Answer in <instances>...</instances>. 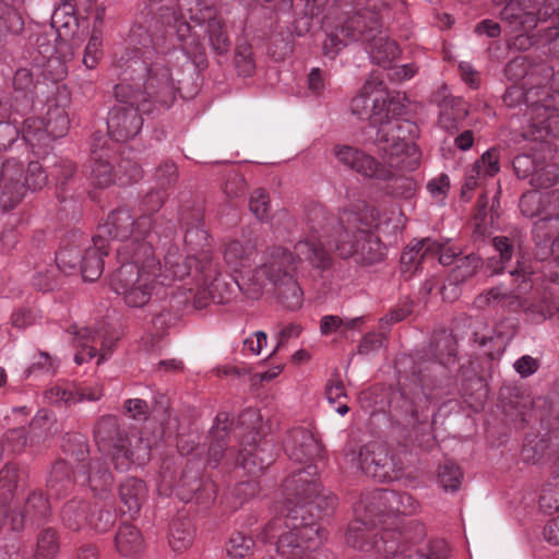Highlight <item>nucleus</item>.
Masks as SVG:
<instances>
[{
	"label": "nucleus",
	"mask_w": 559,
	"mask_h": 559,
	"mask_svg": "<svg viewBox=\"0 0 559 559\" xmlns=\"http://www.w3.org/2000/svg\"><path fill=\"white\" fill-rule=\"evenodd\" d=\"M60 272L53 265H49L44 271H38L33 276V286L39 292H50L59 287L62 283Z\"/></svg>",
	"instance_id": "obj_52"
},
{
	"label": "nucleus",
	"mask_w": 559,
	"mask_h": 559,
	"mask_svg": "<svg viewBox=\"0 0 559 559\" xmlns=\"http://www.w3.org/2000/svg\"><path fill=\"white\" fill-rule=\"evenodd\" d=\"M20 469L14 464H7L0 471V497L7 500L17 487Z\"/></svg>",
	"instance_id": "obj_57"
},
{
	"label": "nucleus",
	"mask_w": 559,
	"mask_h": 559,
	"mask_svg": "<svg viewBox=\"0 0 559 559\" xmlns=\"http://www.w3.org/2000/svg\"><path fill=\"white\" fill-rule=\"evenodd\" d=\"M51 404L70 406L75 404L74 386L56 384L45 393Z\"/></svg>",
	"instance_id": "obj_62"
},
{
	"label": "nucleus",
	"mask_w": 559,
	"mask_h": 559,
	"mask_svg": "<svg viewBox=\"0 0 559 559\" xmlns=\"http://www.w3.org/2000/svg\"><path fill=\"white\" fill-rule=\"evenodd\" d=\"M107 247H86L81 260V274L85 282L97 281L104 272L103 257L108 254Z\"/></svg>",
	"instance_id": "obj_34"
},
{
	"label": "nucleus",
	"mask_w": 559,
	"mask_h": 559,
	"mask_svg": "<svg viewBox=\"0 0 559 559\" xmlns=\"http://www.w3.org/2000/svg\"><path fill=\"white\" fill-rule=\"evenodd\" d=\"M193 533L189 521L175 520L169 527V545L175 551H183L191 544Z\"/></svg>",
	"instance_id": "obj_40"
},
{
	"label": "nucleus",
	"mask_w": 559,
	"mask_h": 559,
	"mask_svg": "<svg viewBox=\"0 0 559 559\" xmlns=\"http://www.w3.org/2000/svg\"><path fill=\"white\" fill-rule=\"evenodd\" d=\"M543 103L549 104V111L559 112V71L551 67L548 81L538 85Z\"/></svg>",
	"instance_id": "obj_47"
},
{
	"label": "nucleus",
	"mask_w": 559,
	"mask_h": 559,
	"mask_svg": "<svg viewBox=\"0 0 559 559\" xmlns=\"http://www.w3.org/2000/svg\"><path fill=\"white\" fill-rule=\"evenodd\" d=\"M47 182V175L38 162H29L27 168L16 158L0 160V206L3 211L16 207L27 190L41 189Z\"/></svg>",
	"instance_id": "obj_11"
},
{
	"label": "nucleus",
	"mask_w": 559,
	"mask_h": 559,
	"mask_svg": "<svg viewBox=\"0 0 559 559\" xmlns=\"http://www.w3.org/2000/svg\"><path fill=\"white\" fill-rule=\"evenodd\" d=\"M74 486L73 471L66 461H57L51 468L47 487L50 496L57 498L66 495Z\"/></svg>",
	"instance_id": "obj_32"
},
{
	"label": "nucleus",
	"mask_w": 559,
	"mask_h": 559,
	"mask_svg": "<svg viewBox=\"0 0 559 559\" xmlns=\"http://www.w3.org/2000/svg\"><path fill=\"white\" fill-rule=\"evenodd\" d=\"M423 247H405L401 253V270L403 273L413 275L421 264L424 257L428 251L421 252ZM431 247H428L429 250Z\"/></svg>",
	"instance_id": "obj_59"
},
{
	"label": "nucleus",
	"mask_w": 559,
	"mask_h": 559,
	"mask_svg": "<svg viewBox=\"0 0 559 559\" xmlns=\"http://www.w3.org/2000/svg\"><path fill=\"white\" fill-rule=\"evenodd\" d=\"M24 28V20L21 13L12 7H5L0 13V35L9 33L17 35Z\"/></svg>",
	"instance_id": "obj_53"
},
{
	"label": "nucleus",
	"mask_w": 559,
	"mask_h": 559,
	"mask_svg": "<svg viewBox=\"0 0 559 559\" xmlns=\"http://www.w3.org/2000/svg\"><path fill=\"white\" fill-rule=\"evenodd\" d=\"M253 547V540L241 533H235L230 536L226 551L229 557L241 559L247 557Z\"/></svg>",
	"instance_id": "obj_60"
},
{
	"label": "nucleus",
	"mask_w": 559,
	"mask_h": 559,
	"mask_svg": "<svg viewBox=\"0 0 559 559\" xmlns=\"http://www.w3.org/2000/svg\"><path fill=\"white\" fill-rule=\"evenodd\" d=\"M120 499L127 507L124 512L130 515L136 514L147 496V488L143 480L130 477L126 479L119 488Z\"/></svg>",
	"instance_id": "obj_31"
},
{
	"label": "nucleus",
	"mask_w": 559,
	"mask_h": 559,
	"mask_svg": "<svg viewBox=\"0 0 559 559\" xmlns=\"http://www.w3.org/2000/svg\"><path fill=\"white\" fill-rule=\"evenodd\" d=\"M333 155L338 164L365 178L388 182L395 176L394 171L385 163H380L373 156L366 154L356 146L336 144L333 147Z\"/></svg>",
	"instance_id": "obj_18"
},
{
	"label": "nucleus",
	"mask_w": 559,
	"mask_h": 559,
	"mask_svg": "<svg viewBox=\"0 0 559 559\" xmlns=\"http://www.w3.org/2000/svg\"><path fill=\"white\" fill-rule=\"evenodd\" d=\"M69 118L62 108L56 107L49 109L45 120L48 141L55 140L66 134L69 129Z\"/></svg>",
	"instance_id": "obj_44"
},
{
	"label": "nucleus",
	"mask_w": 559,
	"mask_h": 559,
	"mask_svg": "<svg viewBox=\"0 0 559 559\" xmlns=\"http://www.w3.org/2000/svg\"><path fill=\"white\" fill-rule=\"evenodd\" d=\"M278 301L289 310H297L304 301L302 290L295 276L272 284Z\"/></svg>",
	"instance_id": "obj_35"
},
{
	"label": "nucleus",
	"mask_w": 559,
	"mask_h": 559,
	"mask_svg": "<svg viewBox=\"0 0 559 559\" xmlns=\"http://www.w3.org/2000/svg\"><path fill=\"white\" fill-rule=\"evenodd\" d=\"M463 478L460 466L452 462H445L438 468V481L444 491L459 490Z\"/></svg>",
	"instance_id": "obj_46"
},
{
	"label": "nucleus",
	"mask_w": 559,
	"mask_h": 559,
	"mask_svg": "<svg viewBox=\"0 0 559 559\" xmlns=\"http://www.w3.org/2000/svg\"><path fill=\"white\" fill-rule=\"evenodd\" d=\"M414 310V301L408 298H402L399 304L393 307L386 316L380 319V326L383 329L385 325L399 323L412 314Z\"/></svg>",
	"instance_id": "obj_58"
},
{
	"label": "nucleus",
	"mask_w": 559,
	"mask_h": 559,
	"mask_svg": "<svg viewBox=\"0 0 559 559\" xmlns=\"http://www.w3.org/2000/svg\"><path fill=\"white\" fill-rule=\"evenodd\" d=\"M499 150L491 147L486 151L479 159L473 165V173H476L478 177H492L499 169Z\"/></svg>",
	"instance_id": "obj_49"
},
{
	"label": "nucleus",
	"mask_w": 559,
	"mask_h": 559,
	"mask_svg": "<svg viewBox=\"0 0 559 559\" xmlns=\"http://www.w3.org/2000/svg\"><path fill=\"white\" fill-rule=\"evenodd\" d=\"M22 140L33 150L48 145V133L45 126V119L29 117L23 121Z\"/></svg>",
	"instance_id": "obj_36"
},
{
	"label": "nucleus",
	"mask_w": 559,
	"mask_h": 559,
	"mask_svg": "<svg viewBox=\"0 0 559 559\" xmlns=\"http://www.w3.org/2000/svg\"><path fill=\"white\" fill-rule=\"evenodd\" d=\"M59 550L56 531L46 528L40 532L37 540V559H52Z\"/></svg>",
	"instance_id": "obj_51"
},
{
	"label": "nucleus",
	"mask_w": 559,
	"mask_h": 559,
	"mask_svg": "<svg viewBox=\"0 0 559 559\" xmlns=\"http://www.w3.org/2000/svg\"><path fill=\"white\" fill-rule=\"evenodd\" d=\"M164 270L160 269V285H170L173 281H181L193 275L198 286L194 304L201 308L207 299L223 302V296L218 294L221 286V273L218 266L207 253L200 258L189 254L180 247H170L165 254Z\"/></svg>",
	"instance_id": "obj_8"
},
{
	"label": "nucleus",
	"mask_w": 559,
	"mask_h": 559,
	"mask_svg": "<svg viewBox=\"0 0 559 559\" xmlns=\"http://www.w3.org/2000/svg\"><path fill=\"white\" fill-rule=\"evenodd\" d=\"M524 248L526 250L522 251L523 247H519L522 261H518L516 267L510 271L511 275L515 277V281L521 278V283L518 286L519 294H524L532 287L530 276L537 271V267L533 265L532 261L525 260V255L531 254L528 249L532 247Z\"/></svg>",
	"instance_id": "obj_45"
},
{
	"label": "nucleus",
	"mask_w": 559,
	"mask_h": 559,
	"mask_svg": "<svg viewBox=\"0 0 559 559\" xmlns=\"http://www.w3.org/2000/svg\"><path fill=\"white\" fill-rule=\"evenodd\" d=\"M284 449L290 460L298 463H311L321 455L322 445L306 428L292 429L284 440Z\"/></svg>",
	"instance_id": "obj_23"
},
{
	"label": "nucleus",
	"mask_w": 559,
	"mask_h": 559,
	"mask_svg": "<svg viewBox=\"0 0 559 559\" xmlns=\"http://www.w3.org/2000/svg\"><path fill=\"white\" fill-rule=\"evenodd\" d=\"M503 5L500 17L513 32H531L539 22L547 21L555 13L547 0H492Z\"/></svg>",
	"instance_id": "obj_16"
},
{
	"label": "nucleus",
	"mask_w": 559,
	"mask_h": 559,
	"mask_svg": "<svg viewBox=\"0 0 559 559\" xmlns=\"http://www.w3.org/2000/svg\"><path fill=\"white\" fill-rule=\"evenodd\" d=\"M438 126L450 134L459 132L469 115V106L462 97L444 96L439 102Z\"/></svg>",
	"instance_id": "obj_24"
},
{
	"label": "nucleus",
	"mask_w": 559,
	"mask_h": 559,
	"mask_svg": "<svg viewBox=\"0 0 559 559\" xmlns=\"http://www.w3.org/2000/svg\"><path fill=\"white\" fill-rule=\"evenodd\" d=\"M437 249L436 254L439 255V262L442 265L456 264L459 271L463 270L461 276L463 278L472 276L478 265L479 259L473 253H468L462 257L461 247H433Z\"/></svg>",
	"instance_id": "obj_29"
},
{
	"label": "nucleus",
	"mask_w": 559,
	"mask_h": 559,
	"mask_svg": "<svg viewBox=\"0 0 559 559\" xmlns=\"http://www.w3.org/2000/svg\"><path fill=\"white\" fill-rule=\"evenodd\" d=\"M198 0H178V7L180 13H177L174 9H166L165 12L160 13L162 23L166 24L168 29L167 33L175 35L177 40L180 43L181 50L189 58H198L203 56L204 47L200 37L191 33V25L187 22L183 14V10L188 4L195 3Z\"/></svg>",
	"instance_id": "obj_20"
},
{
	"label": "nucleus",
	"mask_w": 559,
	"mask_h": 559,
	"mask_svg": "<svg viewBox=\"0 0 559 559\" xmlns=\"http://www.w3.org/2000/svg\"><path fill=\"white\" fill-rule=\"evenodd\" d=\"M187 12L189 13L190 20L197 24H201V21H206V33L209 36V41L212 49L217 55H224L229 50L231 43L226 29V25L222 19L217 16H211L210 9H206L202 19H200L198 13H194L191 8L187 9Z\"/></svg>",
	"instance_id": "obj_26"
},
{
	"label": "nucleus",
	"mask_w": 559,
	"mask_h": 559,
	"mask_svg": "<svg viewBox=\"0 0 559 559\" xmlns=\"http://www.w3.org/2000/svg\"><path fill=\"white\" fill-rule=\"evenodd\" d=\"M300 258L287 247H267L264 262L252 273V276L239 287L251 299H258L263 294L264 280L271 284L278 283L290 276H296Z\"/></svg>",
	"instance_id": "obj_13"
},
{
	"label": "nucleus",
	"mask_w": 559,
	"mask_h": 559,
	"mask_svg": "<svg viewBox=\"0 0 559 559\" xmlns=\"http://www.w3.org/2000/svg\"><path fill=\"white\" fill-rule=\"evenodd\" d=\"M178 180L177 165L171 160L162 163L155 171V182L158 189L166 191L174 187Z\"/></svg>",
	"instance_id": "obj_56"
},
{
	"label": "nucleus",
	"mask_w": 559,
	"mask_h": 559,
	"mask_svg": "<svg viewBox=\"0 0 559 559\" xmlns=\"http://www.w3.org/2000/svg\"><path fill=\"white\" fill-rule=\"evenodd\" d=\"M374 548L384 559H427L424 550L402 542V534L395 531H385L374 542Z\"/></svg>",
	"instance_id": "obj_25"
},
{
	"label": "nucleus",
	"mask_w": 559,
	"mask_h": 559,
	"mask_svg": "<svg viewBox=\"0 0 559 559\" xmlns=\"http://www.w3.org/2000/svg\"><path fill=\"white\" fill-rule=\"evenodd\" d=\"M93 162L91 178L97 188H108L119 183L115 162L117 160V144L105 134H94L91 146Z\"/></svg>",
	"instance_id": "obj_19"
},
{
	"label": "nucleus",
	"mask_w": 559,
	"mask_h": 559,
	"mask_svg": "<svg viewBox=\"0 0 559 559\" xmlns=\"http://www.w3.org/2000/svg\"><path fill=\"white\" fill-rule=\"evenodd\" d=\"M384 107L383 102L382 105L374 103V112L370 116V124L377 128L374 143L390 169L413 171L418 167L420 157L414 143L418 128L411 120L400 119L402 115L390 114L386 118Z\"/></svg>",
	"instance_id": "obj_5"
},
{
	"label": "nucleus",
	"mask_w": 559,
	"mask_h": 559,
	"mask_svg": "<svg viewBox=\"0 0 559 559\" xmlns=\"http://www.w3.org/2000/svg\"><path fill=\"white\" fill-rule=\"evenodd\" d=\"M519 205L526 217L545 214L533 228L536 245H559V190L528 191L521 197Z\"/></svg>",
	"instance_id": "obj_12"
},
{
	"label": "nucleus",
	"mask_w": 559,
	"mask_h": 559,
	"mask_svg": "<svg viewBox=\"0 0 559 559\" xmlns=\"http://www.w3.org/2000/svg\"><path fill=\"white\" fill-rule=\"evenodd\" d=\"M559 180V165L555 163L539 162L532 178L531 186L536 189H548Z\"/></svg>",
	"instance_id": "obj_43"
},
{
	"label": "nucleus",
	"mask_w": 559,
	"mask_h": 559,
	"mask_svg": "<svg viewBox=\"0 0 559 559\" xmlns=\"http://www.w3.org/2000/svg\"><path fill=\"white\" fill-rule=\"evenodd\" d=\"M166 194L157 188L148 192L142 200V211L144 214L135 222L128 209H118L112 211L107 219L100 224L93 236L94 245H109L112 241L124 242L132 238L133 245H153L154 241H160V231L155 226L152 229L151 214L157 212Z\"/></svg>",
	"instance_id": "obj_7"
},
{
	"label": "nucleus",
	"mask_w": 559,
	"mask_h": 559,
	"mask_svg": "<svg viewBox=\"0 0 559 559\" xmlns=\"http://www.w3.org/2000/svg\"><path fill=\"white\" fill-rule=\"evenodd\" d=\"M93 432L98 450L109 456L117 471L124 472L150 460L148 443L140 436H130L116 416H102Z\"/></svg>",
	"instance_id": "obj_9"
},
{
	"label": "nucleus",
	"mask_w": 559,
	"mask_h": 559,
	"mask_svg": "<svg viewBox=\"0 0 559 559\" xmlns=\"http://www.w3.org/2000/svg\"><path fill=\"white\" fill-rule=\"evenodd\" d=\"M88 484L96 495H102L111 490L114 486V476L104 462L95 460L90 463Z\"/></svg>",
	"instance_id": "obj_37"
},
{
	"label": "nucleus",
	"mask_w": 559,
	"mask_h": 559,
	"mask_svg": "<svg viewBox=\"0 0 559 559\" xmlns=\"http://www.w3.org/2000/svg\"><path fill=\"white\" fill-rule=\"evenodd\" d=\"M121 265L110 275L109 286L131 308L145 307L160 285V262L153 247H118Z\"/></svg>",
	"instance_id": "obj_4"
},
{
	"label": "nucleus",
	"mask_w": 559,
	"mask_h": 559,
	"mask_svg": "<svg viewBox=\"0 0 559 559\" xmlns=\"http://www.w3.org/2000/svg\"><path fill=\"white\" fill-rule=\"evenodd\" d=\"M235 63L239 74L250 76L254 69L255 63L252 58V49L248 45L238 46L235 53Z\"/></svg>",
	"instance_id": "obj_63"
},
{
	"label": "nucleus",
	"mask_w": 559,
	"mask_h": 559,
	"mask_svg": "<svg viewBox=\"0 0 559 559\" xmlns=\"http://www.w3.org/2000/svg\"><path fill=\"white\" fill-rule=\"evenodd\" d=\"M540 252H536V257H540V261L545 264L540 269L542 272H549L551 281L559 280V247L554 250V247H538Z\"/></svg>",
	"instance_id": "obj_61"
},
{
	"label": "nucleus",
	"mask_w": 559,
	"mask_h": 559,
	"mask_svg": "<svg viewBox=\"0 0 559 559\" xmlns=\"http://www.w3.org/2000/svg\"><path fill=\"white\" fill-rule=\"evenodd\" d=\"M153 59L146 51L144 60L132 59L124 71L123 82L131 85L144 112H152L157 107H170L179 88L176 86L168 68L165 51H157Z\"/></svg>",
	"instance_id": "obj_6"
},
{
	"label": "nucleus",
	"mask_w": 559,
	"mask_h": 559,
	"mask_svg": "<svg viewBox=\"0 0 559 559\" xmlns=\"http://www.w3.org/2000/svg\"><path fill=\"white\" fill-rule=\"evenodd\" d=\"M361 322L362 318L343 320L338 316H323L320 321V332L322 335H329L333 332H344L355 329Z\"/></svg>",
	"instance_id": "obj_50"
},
{
	"label": "nucleus",
	"mask_w": 559,
	"mask_h": 559,
	"mask_svg": "<svg viewBox=\"0 0 559 559\" xmlns=\"http://www.w3.org/2000/svg\"><path fill=\"white\" fill-rule=\"evenodd\" d=\"M378 211L366 201L345 207L340 217L331 215L322 205L308 213L309 237L304 245H360L378 243Z\"/></svg>",
	"instance_id": "obj_3"
},
{
	"label": "nucleus",
	"mask_w": 559,
	"mask_h": 559,
	"mask_svg": "<svg viewBox=\"0 0 559 559\" xmlns=\"http://www.w3.org/2000/svg\"><path fill=\"white\" fill-rule=\"evenodd\" d=\"M371 500L377 507L386 508L393 513L411 514L416 510L413 497L406 492L381 489L372 492Z\"/></svg>",
	"instance_id": "obj_28"
},
{
	"label": "nucleus",
	"mask_w": 559,
	"mask_h": 559,
	"mask_svg": "<svg viewBox=\"0 0 559 559\" xmlns=\"http://www.w3.org/2000/svg\"><path fill=\"white\" fill-rule=\"evenodd\" d=\"M117 105L112 107L107 120L108 133L116 142L134 138L142 129V103L131 85L120 83L115 87Z\"/></svg>",
	"instance_id": "obj_14"
},
{
	"label": "nucleus",
	"mask_w": 559,
	"mask_h": 559,
	"mask_svg": "<svg viewBox=\"0 0 559 559\" xmlns=\"http://www.w3.org/2000/svg\"><path fill=\"white\" fill-rule=\"evenodd\" d=\"M14 115L17 114L10 109L8 103L0 100V116L9 118V121H0V150L10 147L19 139L20 129Z\"/></svg>",
	"instance_id": "obj_38"
},
{
	"label": "nucleus",
	"mask_w": 559,
	"mask_h": 559,
	"mask_svg": "<svg viewBox=\"0 0 559 559\" xmlns=\"http://www.w3.org/2000/svg\"><path fill=\"white\" fill-rule=\"evenodd\" d=\"M102 36V29L95 25L84 51L83 62L87 69H94L103 55Z\"/></svg>",
	"instance_id": "obj_54"
},
{
	"label": "nucleus",
	"mask_w": 559,
	"mask_h": 559,
	"mask_svg": "<svg viewBox=\"0 0 559 559\" xmlns=\"http://www.w3.org/2000/svg\"><path fill=\"white\" fill-rule=\"evenodd\" d=\"M83 247H60L56 252V267L61 273L73 274L78 266L81 267L82 255H84Z\"/></svg>",
	"instance_id": "obj_39"
},
{
	"label": "nucleus",
	"mask_w": 559,
	"mask_h": 559,
	"mask_svg": "<svg viewBox=\"0 0 559 559\" xmlns=\"http://www.w3.org/2000/svg\"><path fill=\"white\" fill-rule=\"evenodd\" d=\"M117 550L124 557L135 558L144 551V540L141 532L129 523L119 526L115 537Z\"/></svg>",
	"instance_id": "obj_30"
},
{
	"label": "nucleus",
	"mask_w": 559,
	"mask_h": 559,
	"mask_svg": "<svg viewBox=\"0 0 559 559\" xmlns=\"http://www.w3.org/2000/svg\"><path fill=\"white\" fill-rule=\"evenodd\" d=\"M193 218L195 219L197 224L187 227L185 231L183 241L185 245H205L209 241V234L203 228V224L201 223V214L199 211L192 214ZM182 224L186 226L189 225L188 218L182 216L181 217Z\"/></svg>",
	"instance_id": "obj_55"
},
{
	"label": "nucleus",
	"mask_w": 559,
	"mask_h": 559,
	"mask_svg": "<svg viewBox=\"0 0 559 559\" xmlns=\"http://www.w3.org/2000/svg\"><path fill=\"white\" fill-rule=\"evenodd\" d=\"M551 66L546 61H535L526 56H519L512 59L504 69V74L509 81L516 84L538 86L548 81Z\"/></svg>",
	"instance_id": "obj_22"
},
{
	"label": "nucleus",
	"mask_w": 559,
	"mask_h": 559,
	"mask_svg": "<svg viewBox=\"0 0 559 559\" xmlns=\"http://www.w3.org/2000/svg\"><path fill=\"white\" fill-rule=\"evenodd\" d=\"M92 506L84 500L73 499L68 501L61 511V518L66 526L72 531H80L87 527Z\"/></svg>",
	"instance_id": "obj_33"
},
{
	"label": "nucleus",
	"mask_w": 559,
	"mask_h": 559,
	"mask_svg": "<svg viewBox=\"0 0 559 559\" xmlns=\"http://www.w3.org/2000/svg\"><path fill=\"white\" fill-rule=\"evenodd\" d=\"M353 9L355 12L326 35L323 53L334 59L348 43L364 41L368 43V52L374 63L389 66L400 55V49L382 29L386 7L380 0H355Z\"/></svg>",
	"instance_id": "obj_2"
},
{
	"label": "nucleus",
	"mask_w": 559,
	"mask_h": 559,
	"mask_svg": "<svg viewBox=\"0 0 559 559\" xmlns=\"http://www.w3.org/2000/svg\"><path fill=\"white\" fill-rule=\"evenodd\" d=\"M376 99H381L378 102L380 105H382V102L385 104L383 114H385L386 118L390 114L396 116L403 115L405 111V98L400 94L391 96L385 91L383 82L379 80L378 76H371L365 82L360 92L352 99L350 110L359 118L365 116L370 118L374 112Z\"/></svg>",
	"instance_id": "obj_17"
},
{
	"label": "nucleus",
	"mask_w": 559,
	"mask_h": 559,
	"mask_svg": "<svg viewBox=\"0 0 559 559\" xmlns=\"http://www.w3.org/2000/svg\"><path fill=\"white\" fill-rule=\"evenodd\" d=\"M358 460L361 471L379 481L399 479L404 469L403 461L383 442L372 441L362 445Z\"/></svg>",
	"instance_id": "obj_15"
},
{
	"label": "nucleus",
	"mask_w": 559,
	"mask_h": 559,
	"mask_svg": "<svg viewBox=\"0 0 559 559\" xmlns=\"http://www.w3.org/2000/svg\"><path fill=\"white\" fill-rule=\"evenodd\" d=\"M390 415L396 425L407 430L415 431L425 425V421L420 419L415 402L404 393H400L392 399Z\"/></svg>",
	"instance_id": "obj_27"
},
{
	"label": "nucleus",
	"mask_w": 559,
	"mask_h": 559,
	"mask_svg": "<svg viewBox=\"0 0 559 559\" xmlns=\"http://www.w3.org/2000/svg\"><path fill=\"white\" fill-rule=\"evenodd\" d=\"M317 468L308 464L289 475L283 484L285 495L284 518H275L265 526V536L277 538L276 552L280 559H304V554L317 549L323 540L316 523L313 509L321 502L333 508L335 496H320L321 484L314 478Z\"/></svg>",
	"instance_id": "obj_1"
},
{
	"label": "nucleus",
	"mask_w": 559,
	"mask_h": 559,
	"mask_svg": "<svg viewBox=\"0 0 559 559\" xmlns=\"http://www.w3.org/2000/svg\"><path fill=\"white\" fill-rule=\"evenodd\" d=\"M226 264L235 272L250 267L254 261L253 247H226L224 251Z\"/></svg>",
	"instance_id": "obj_42"
},
{
	"label": "nucleus",
	"mask_w": 559,
	"mask_h": 559,
	"mask_svg": "<svg viewBox=\"0 0 559 559\" xmlns=\"http://www.w3.org/2000/svg\"><path fill=\"white\" fill-rule=\"evenodd\" d=\"M341 248L346 249V247ZM353 248L354 247H347L348 250L341 251L340 255L345 259L353 257L356 263L361 265L374 264L380 262L384 257V253L380 250V247H356L355 250H353Z\"/></svg>",
	"instance_id": "obj_48"
},
{
	"label": "nucleus",
	"mask_w": 559,
	"mask_h": 559,
	"mask_svg": "<svg viewBox=\"0 0 559 559\" xmlns=\"http://www.w3.org/2000/svg\"><path fill=\"white\" fill-rule=\"evenodd\" d=\"M502 100L508 107L525 106L523 139L544 141L559 136V112L549 111V104L543 103L538 86L514 83L507 88Z\"/></svg>",
	"instance_id": "obj_10"
},
{
	"label": "nucleus",
	"mask_w": 559,
	"mask_h": 559,
	"mask_svg": "<svg viewBox=\"0 0 559 559\" xmlns=\"http://www.w3.org/2000/svg\"><path fill=\"white\" fill-rule=\"evenodd\" d=\"M24 511L34 519L44 518L48 514V500L41 492H32L25 503Z\"/></svg>",
	"instance_id": "obj_64"
},
{
	"label": "nucleus",
	"mask_w": 559,
	"mask_h": 559,
	"mask_svg": "<svg viewBox=\"0 0 559 559\" xmlns=\"http://www.w3.org/2000/svg\"><path fill=\"white\" fill-rule=\"evenodd\" d=\"M13 88L16 94L14 103L8 104L17 115L23 116L29 110L35 99L46 96L48 85L40 81V74L26 68L16 70L13 76Z\"/></svg>",
	"instance_id": "obj_21"
},
{
	"label": "nucleus",
	"mask_w": 559,
	"mask_h": 559,
	"mask_svg": "<svg viewBox=\"0 0 559 559\" xmlns=\"http://www.w3.org/2000/svg\"><path fill=\"white\" fill-rule=\"evenodd\" d=\"M119 185H127L132 181H136L142 176L140 165L131 159L129 156H124V152H119L117 145V160L114 163Z\"/></svg>",
	"instance_id": "obj_41"
}]
</instances>
